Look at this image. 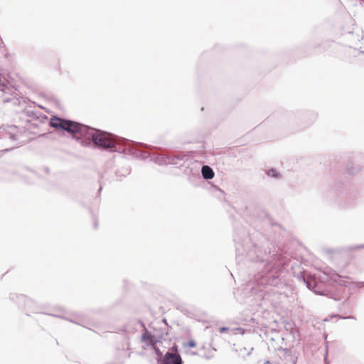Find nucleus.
<instances>
[{
    "mask_svg": "<svg viewBox=\"0 0 364 364\" xmlns=\"http://www.w3.org/2000/svg\"><path fill=\"white\" fill-rule=\"evenodd\" d=\"M124 353H125V352L124 350L120 352V354H124Z\"/></svg>",
    "mask_w": 364,
    "mask_h": 364,
    "instance_id": "c85d7f7f",
    "label": "nucleus"
},
{
    "mask_svg": "<svg viewBox=\"0 0 364 364\" xmlns=\"http://www.w3.org/2000/svg\"><path fill=\"white\" fill-rule=\"evenodd\" d=\"M303 279L306 287L309 290L313 291L316 294L323 295L324 293L322 283L328 282L329 279H331V277L328 274L324 272L323 275L318 277V282L315 275L305 273L303 275Z\"/></svg>",
    "mask_w": 364,
    "mask_h": 364,
    "instance_id": "7ed1b4c3",
    "label": "nucleus"
},
{
    "mask_svg": "<svg viewBox=\"0 0 364 364\" xmlns=\"http://www.w3.org/2000/svg\"><path fill=\"white\" fill-rule=\"evenodd\" d=\"M343 319H346V318H354V317L353 316H347V317H341Z\"/></svg>",
    "mask_w": 364,
    "mask_h": 364,
    "instance_id": "393cba45",
    "label": "nucleus"
},
{
    "mask_svg": "<svg viewBox=\"0 0 364 364\" xmlns=\"http://www.w3.org/2000/svg\"><path fill=\"white\" fill-rule=\"evenodd\" d=\"M43 170H44V171H45L46 173H49V172H50V170H49V168H48V167H44V168H43Z\"/></svg>",
    "mask_w": 364,
    "mask_h": 364,
    "instance_id": "b1692460",
    "label": "nucleus"
},
{
    "mask_svg": "<svg viewBox=\"0 0 364 364\" xmlns=\"http://www.w3.org/2000/svg\"><path fill=\"white\" fill-rule=\"evenodd\" d=\"M172 349L175 350L176 352L167 351L159 364H183L181 355L177 352L178 347L173 346Z\"/></svg>",
    "mask_w": 364,
    "mask_h": 364,
    "instance_id": "20e7f679",
    "label": "nucleus"
},
{
    "mask_svg": "<svg viewBox=\"0 0 364 364\" xmlns=\"http://www.w3.org/2000/svg\"><path fill=\"white\" fill-rule=\"evenodd\" d=\"M363 286H364V282H363Z\"/></svg>",
    "mask_w": 364,
    "mask_h": 364,
    "instance_id": "2f4dec72",
    "label": "nucleus"
},
{
    "mask_svg": "<svg viewBox=\"0 0 364 364\" xmlns=\"http://www.w3.org/2000/svg\"><path fill=\"white\" fill-rule=\"evenodd\" d=\"M50 126L57 131L67 132L83 146H92L95 149L109 152H119L136 159L150 161L159 166L174 165L181 168L189 163L184 154H168L158 153L156 149L143 143H137L123 137H119L107 132L85 125L83 124L53 116Z\"/></svg>",
    "mask_w": 364,
    "mask_h": 364,
    "instance_id": "f257e3e1",
    "label": "nucleus"
},
{
    "mask_svg": "<svg viewBox=\"0 0 364 364\" xmlns=\"http://www.w3.org/2000/svg\"><path fill=\"white\" fill-rule=\"evenodd\" d=\"M196 346V343L194 341H190L188 343V346L190 348H194Z\"/></svg>",
    "mask_w": 364,
    "mask_h": 364,
    "instance_id": "6ab92c4d",
    "label": "nucleus"
},
{
    "mask_svg": "<svg viewBox=\"0 0 364 364\" xmlns=\"http://www.w3.org/2000/svg\"><path fill=\"white\" fill-rule=\"evenodd\" d=\"M202 357L207 360H210L214 357V353L213 350L208 351V353L203 355Z\"/></svg>",
    "mask_w": 364,
    "mask_h": 364,
    "instance_id": "dca6fc26",
    "label": "nucleus"
},
{
    "mask_svg": "<svg viewBox=\"0 0 364 364\" xmlns=\"http://www.w3.org/2000/svg\"><path fill=\"white\" fill-rule=\"evenodd\" d=\"M236 260L237 263L250 261L254 265L258 264L259 271L254 274L247 287L253 294H259L264 303L269 299V292L263 294L267 286L279 287L284 282L281 274L288 264L289 259L268 238L258 233L253 240L246 237L241 240L235 236Z\"/></svg>",
    "mask_w": 364,
    "mask_h": 364,
    "instance_id": "f03ea898",
    "label": "nucleus"
},
{
    "mask_svg": "<svg viewBox=\"0 0 364 364\" xmlns=\"http://www.w3.org/2000/svg\"><path fill=\"white\" fill-rule=\"evenodd\" d=\"M201 173H202L203 178H205L206 180L212 179L215 175L213 168L208 165H203L202 166Z\"/></svg>",
    "mask_w": 364,
    "mask_h": 364,
    "instance_id": "6e6552de",
    "label": "nucleus"
},
{
    "mask_svg": "<svg viewBox=\"0 0 364 364\" xmlns=\"http://www.w3.org/2000/svg\"><path fill=\"white\" fill-rule=\"evenodd\" d=\"M48 314L53 316L54 317H58V318H63V319L68 321L71 323L82 326L85 328H87L86 324H88V323L85 321L84 317L80 314H74L70 316H62L60 315L50 314Z\"/></svg>",
    "mask_w": 364,
    "mask_h": 364,
    "instance_id": "423d86ee",
    "label": "nucleus"
},
{
    "mask_svg": "<svg viewBox=\"0 0 364 364\" xmlns=\"http://www.w3.org/2000/svg\"><path fill=\"white\" fill-rule=\"evenodd\" d=\"M94 225H95V228H97V223H95Z\"/></svg>",
    "mask_w": 364,
    "mask_h": 364,
    "instance_id": "c756f323",
    "label": "nucleus"
},
{
    "mask_svg": "<svg viewBox=\"0 0 364 364\" xmlns=\"http://www.w3.org/2000/svg\"><path fill=\"white\" fill-rule=\"evenodd\" d=\"M266 174L269 177H272V178H279L280 177V173L279 171H277L275 168H273L268 169L266 171Z\"/></svg>",
    "mask_w": 364,
    "mask_h": 364,
    "instance_id": "f8f14e48",
    "label": "nucleus"
},
{
    "mask_svg": "<svg viewBox=\"0 0 364 364\" xmlns=\"http://www.w3.org/2000/svg\"><path fill=\"white\" fill-rule=\"evenodd\" d=\"M162 322L167 326V331L166 332V335H168V329L170 328L168 325L167 320L166 318L162 319Z\"/></svg>",
    "mask_w": 364,
    "mask_h": 364,
    "instance_id": "aec40b11",
    "label": "nucleus"
},
{
    "mask_svg": "<svg viewBox=\"0 0 364 364\" xmlns=\"http://www.w3.org/2000/svg\"><path fill=\"white\" fill-rule=\"evenodd\" d=\"M347 171L350 175H355L361 170L360 165H354L353 163H350L347 165Z\"/></svg>",
    "mask_w": 364,
    "mask_h": 364,
    "instance_id": "9b49d317",
    "label": "nucleus"
},
{
    "mask_svg": "<svg viewBox=\"0 0 364 364\" xmlns=\"http://www.w3.org/2000/svg\"><path fill=\"white\" fill-rule=\"evenodd\" d=\"M9 139L11 141H14L17 139V136L11 132L4 130L0 132V139Z\"/></svg>",
    "mask_w": 364,
    "mask_h": 364,
    "instance_id": "9d476101",
    "label": "nucleus"
},
{
    "mask_svg": "<svg viewBox=\"0 0 364 364\" xmlns=\"http://www.w3.org/2000/svg\"><path fill=\"white\" fill-rule=\"evenodd\" d=\"M144 328V333L141 336V341L144 342L147 346H154L163 338L162 336L152 335L145 327L144 324L141 323Z\"/></svg>",
    "mask_w": 364,
    "mask_h": 364,
    "instance_id": "39448f33",
    "label": "nucleus"
},
{
    "mask_svg": "<svg viewBox=\"0 0 364 364\" xmlns=\"http://www.w3.org/2000/svg\"><path fill=\"white\" fill-rule=\"evenodd\" d=\"M129 167H123L120 169L116 171L115 174L117 178V180L121 181L123 177H126L127 175L130 173Z\"/></svg>",
    "mask_w": 364,
    "mask_h": 364,
    "instance_id": "1a4fd4ad",
    "label": "nucleus"
},
{
    "mask_svg": "<svg viewBox=\"0 0 364 364\" xmlns=\"http://www.w3.org/2000/svg\"><path fill=\"white\" fill-rule=\"evenodd\" d=\"M311 122H314L316 118V116L314 114H311Z\"/></svg>",
    "mask_w": 364,
    "mask_h": 364,
    "instance_id": "5701e85b",
    "label": "nucleus"
},
{
    "mask_svg": "<svg viewBox=\"0 0 364 364\" xmlns=\"http://www.w3.org/2000/svg\"><path fill=\"white\" fill-rule=\"evenodd\" d=\"M364 248V244L360 245H351L348 247V250H355Z\"/></svg>",
    "mask_w": 364,
    "mask_h": 364,
    "instance_id": "f3484780",
    "label": "nucleus"
},
{
    "mask_svg": "<svg viewBox=\"0 0 364 364\" xmlns=\"http://www.w3.org/2000/svg\"><path fill=\"white\" fill-rule=\"evenodd\" d=\"M12 149H13V148H11V149H3V150H0V158L2 157V156L4 155V153L9 152V151H10Z\"/></svg>",
    "mask_w": 364,
    "mask_h": 364,
    "instance_id": "a211bd4d",
    "label": "nucleus"
},
{
    "mask_svg": "<svg viewBox=\"0 0 364 364\" xmlns=\"http://www.w3.org/2000/svg\"><path fill=\"white\" fill-rule=\"evenodd\" d=\"M326 360H327V357L326 355L325 356V361L326 362Z\"/></svg>",
    "mask_w": 364,
    "mask_h": 364,
    "instance_id": "7c9ffc66",
    "label": "nucleus"
},
{
    "mask_svg": "<svg viewBox=\"0 0 364 364\" xmlns=\"http://www.w3.org/2000/svg\"><path fill=\"white\" fill-rule=\"evenodd\" d=\"M106 364H122V360H117L116 362H114V363H107Z\"/></svg>",
    "mask_w": 364,
    "mask_h": 364,
    "instance_id": "4be33fe9",
    "label": "nucleus"
},
{
    "mask_svg": "<svg viewBox=\"0 0 364 364\" xmlns=\"http://www.w3.org/2000/svg\"><path fill=\"white\" fill-rule=\"evenodd\" d=\"M151 348L154 350V353L156 354V355L159 357L158 358V363H160L161 360L160 359L163 356V353L161 351V350L156 346V345L151 346Z\"/></svg>",
    "mask_w": 364,
    "mask_h": 364,
    "instance_id": "4468645a",
    "label": "nucleus"
},
{
    "mask_svg": "<svg viewBox=\"0 0 364 364\" xmlns=\"http://www.w3.org/2000/svg\"><path fill=\"white\" fill-rule=\"evenodd\" d=\"M18 299L19 301L24 303L25 309H28L30 312L40 313V307L36 305L33 300L25 296L24 295L18 296Z\"/></svg>",
    "mask_w": 364,
    "mask_h": 364,
    "instance_id": "0eeeda50",
    "label": "nucleus"
},
{
    "mask_svg": "<svg viewBox=\"0 0 364 364\" xmlns=\"http://www.w3.org/2000/svg\"><path fill=\"white\" fill-rule=\"evenodd\" d=\"M284 355L286 357L289 358V360L291 361L292 364H296L297 358L291 355V352L290 350L285 349L284 350Z\"/></svg>",
    "mask_w": 364,
    "mask_h": 364,
    "instance_id": "ddd939ff",
    "label": "nucleus"
},
{
    "mask_svg": "<svg viewBox=\"0 0 364 364\" xmlns=\"http://www.w3.org/2000/svg\"><path fill=\"white\" fill-rule=\"evenodd\" d=\"M42 117H43V119H48V117H46V116H44V115H43V116H42Z\"/></svg>",
    "mask_w": 364,
    "mask_h": 364,
    "instance_id": "cd10ccee",
    "label": "nucleus"
},
{
    "mask_svg": "<svg viewBox=\"0 0 364 364\" xmlns=\"http://www.w3.org/2000/svg\"><path fill=\"white\" fill-rule=\"evenodd\" d=\"M102 191V186H100V188L98 189L97 193L100 194Z\"/></svg>",
    "mask_w": 364,
    "mask_h": 364,
    "instance_id": "a878e982",
    "label": "nucleus"
},
{
    "mask_svg": "<svg viewBox=\"0 0 364 364\" xmlns=\"http://www.w3.org/2000/svg\"><path fill=\"white\" fill-rule=\"evenodd\" d=\"M263 364H271L269 360H265Z\"/></svg>",
    "mask_w": 364,
    "mask_h": 364,
    "instance_id": "bb28decb",
    "label": "nucleus"
},
{
    "mask_svg": "<svg viewBox=\"0 0 364 364\" xmlns=\"http://www.w3.org/2000/svg\"><path fill=\"white\" fill-rule=\"evenodd\" d=\"M228 330V327H220L219 328V332L220 333H224V332L227 331Z\"/></svg>",
    "mask_w": 364,
    "mask_h": 364,
    "instance_id": "412c9836",
    "label": "nucleus"
},
{
    "mask_svg": "<svg viewBox=\"0 0 364 364\" xmlns=\"http://www.w3.org/2000/svg\"><path fill=\"white\" fill-rule=\"evenodd\" d=\"M26 114L28 116L33 118V119H38L40 116H38V113L34 111H26Z\"/></svg>",
    "mask_w": 364,
    "mask_h": 364,
    "instance_id": "2eb2a0df",
    "label": "nucleus"
}]
</instances>
